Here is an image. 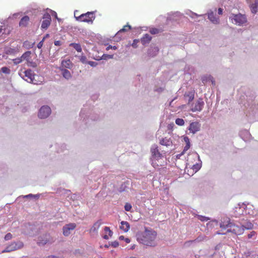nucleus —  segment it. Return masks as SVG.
Here are the masks:
<instances>
[{
    "label": "nucleus",
    "mask_w": 258,
    "mask_h": 258,
    "mask_svg": "<svg viewBox=\"0 0 258 258\" xmlns=\"http://www.w3.org/2000/svg\"><path fill=\"white\" fill-rule=\"evenodd\" d=\"M174 99H172L170 102H169V105L170 106H171V104L172 103V102L173 101Z\"/></svg>",
    "instance_id": "obj_62"
},
{
    "label": "nucleus",
    "mask_w": 258,
    "mask_h": 258,
    "mask_svg": "<svg viewBox=\"0 0 258 258\" xmlns=\"http://www.w3.org/2000/svg\"><path fill=\"white\" fill-rule=\"evenodd\" d=\"M24 243L23 242L19 241L17 242H12L9 244L5 249H4L2 253L11 252L13 251L17 250L23 248Z\"/></svg>",
    "instance_id": "obj_4"
},
{
    "label": "nucleus",
    "mask_w": 258,
    "mask_h": 258,
    "mask_svg": "<svg viewBox=\"0 0 258 258\" xmlns=\"http://www.w3.org/2000/svg\"><path fill=\"white\" fill-rule=\"evenodd\" d=\"M238 206L239 207H236V211H237V210L238 209L239 210H240V209H245V205H244L243 204H242L241 206H240V204L238 205Z\"/></svg>",
    "instance_id": "obj_51"
},
{
    "label": "nucleus",
    "mask_w": 258,
    "mask_h": 258,
    "mask_svg": "<svg viewBox=\"0 0 258 258\" xmlns=\"http://www.w3.org/2000/svg\"><path fill=\"white\" fill-rule=\"evenodd\" d=\"M1 72L4 74H9L11 71L8 68L4 67L1 68Z\"/></svg>",
    "instance_id": "obj_33"
},
{
    "label": "nucleus",
    "mask_w": 258,
    "mask_h": 258,
    "mask_svg": "<svg viewBox=\"0 0 258 258\" xmlns=\"http://www.w3.org/2000/svg\"><path fill=\"white\" fill-rule=\"evenodd\" d=\"M202 167V164L201 163H197L196 164H194L192 167V169L195 171L196 172L198 171V170H199Z\"/></svg>",
    "instance_id": "obj_32"
},
{
    "label": "nucleus",
    "mask_w": 258,
    "mask_h": 258,
    "mask_svg": "<svg viewBox=\"0 0 258 258\" xmlns=\"http://www.w3.org/2000/svg\"><path fill=\"white\" fill-rule=\"evenodd\" d=\"M151 152L152 153V164L153 166L155 167L156 163L155 162H156V160H158L159 157H160V153L157 148L152 149L151 150Z\"/></svg>",
    "instance_id": "obj_13"
},
{
    "label": "nucleus",
    "mask_w": 258,
    "mask_h": 258,
    "mask_svg": "<svg viewBox=\"0 0 258 258\" xmlns=\"http://www.w3.org/2000/svg\"><path fill=\"white\" fill-rule=\"evenodd\" d=\"M44 40L43 39H42L41 41H40L37 44V47L39 48V49H40L42 48L43 45V42H44Z\"/></svg>",
    "instance_id": "obj_49"
},
{
    "label": "nucleus",
    "mask_w": 258,
    "mask_h": 258,
    "mask_svg": "<svg viewBox=\"0 0 258 258\" xmlns=\"http://www.w3.org/2000/svg\"><path fill=\"white\" fill-rule=\"evenodd\" d=\"M229 19L233 24L238 26H243L247 22L246 16L240 13L237 14H231L229 16Z\"/></svg>",
    "instance_id": "obj_3"
},
{
    "label": "nucleus",
    "mask_w": 258,
    "mask_h": 258,
    "mask_svg": "<svg viewBox=\"0 0 258 258\" xmlns=\"http://www.w3.org/2000/svg\"><path fill=\"white\" fill-rule=\"evenodd\" d=\"M62 74L63 77L66 79H70L72 77V75L70 72L67 69H63L62 70Z\"/></svg>",
    "instance_id": "obj_26"
},
{
    "label": "nucleus",
    "mask_w": 258,
    "mask_h": 258,
    "mask_svg": "<svg viewBox=\"0 0 258 258\" xmlns=\"http://www.w3.org/2000/svg\"><path fill=\"white\" fill-rule=\"evenodd\" d=\"M132 208V205L129 203H126L124 206V209L126 211H130Z\"/></svg>",
    "instance_id": "obj_38"
},
{
    "label": "nucleus",
    "mask_w": 258,
    "mask_h": 258,
    "mask_svg": "<svg viewBox=\"0 0 258 258\" xmlns=\"http://www.w3.org/2000/svg\"><path fill=\"white\" fill-rule=\"evenodd\" d=\"M123 238H124V237H123V236H120L119 237V239H123Z\"/></svg>",
    "instance_id": "obj_63"
},
{
    "label": "nucleus",
    "mask_w": 258,
    "mask_h": 258,
    "mask_svg": "<svg viewBox=\"0 0 258 258\" xmlns=\"http://www.w3.org/2000/svg\"><path fill=\"white\" fill-rule=\"evenodd\" d=\"M70 46H72L78 52H81L82 50L81 45L79 43H71Z\"/></svg>",
    "instance_id": "obj_27"
},
{
    "label": "nucleus",
    "mask_w": 258,
    "mask_h": 258,
    "mask_svg": "<svg viewBox=\"0 0 258 258\" xmlns=\"http://www.w3.org/2000/svg\"><path fill=\"white\" fill-rule=\"evenodd\" d=\"M76 227V224L75 223H70L66 225L63 227V234L68 236L70 235L71 230H73Z\"/></svg>",
    "instance_id": "obj_10"
},
{
    "label": "nucleus",
    "mask_w": 258,
    "mask_h": 258,
    "mask_svg": "<svg viewBox=\"0 0 258 258\" xmlns=\"http://www.w3.org/2000/svg\"><path fill=\"white\" fill-rule=\"evenodd\" d=\"M201 128V124L197 121L192 122L190 123L187 129L192 134H195L199 132Z\"/></svg>",
    "instance_id": "obj_9"
},
{
    "label": "nucleus",
    "mask_w": 258,
    "mask_h": 258,
    "mask_svg": "<svg viewBox=\"0 0 258 258\" xmlns=\"http://www.w3.org/2000/svg\"><path fill=\"white\" fill-rule=\"evenodd\" d=\"M149 32L152 34H156L159 33V30L157 28H152L150 29Z\"/></svg>",
    "instance_id": "obj_35"
},
{
    "label": "nucleus",
    "mask_w": 258,
    "mask_h": 258,
    "mask_svg": "<svg viewBox=\"0 0 258 258\" xmlns=\"http://www.w3.org/2000/svg\"><path fill=\"white\" fill-rule=\"evenodd\" d=\"M24 73L25 74L24 76L27 78V79H25L26 81L30 83L36 84L34 81L35 75L31 70L29 69L26 70Z\"/></svg>",
    "instance_id": "obj_11"
},
{
    "label": "nucleus",
    "mask_w": 258,
    "mask_h": 258,
    "mask_svg": "<svg viewBox=\"0 0 258 258\" xmlns=\"http://www.w3.org/2000/svg\"><path fill=\"white\" fill-rule=\"evenodd\" d=\"M35 44V42L31 43L28 41H26L24 42V46L26 47L27 49H29L32 48Z\"/></svg>",
    "instance_id": "obj_30"
},
{
    "label": "nucleus",
    "mask_w": 258,
    "mask_h": 258,
    "mask_svg": "<svg viewBox=\"0 0 258 258\" xmlns=\"http://www.w3.org/2000/svg\"><path fill=\"white\" fill-rule=\"evenodd\" d=\"M110 49H113L114 50H116L117 49V47L116 46H112L111 45H109L107 47L106 50H108Z\"/></svg>",
    "instance_id": "obj_52"
},
{
    "label": "nucleus",
    "mask_w": 258,
    "mask_h": 258,
    "mask_svg": "<svg viewBox=\"0 0 258 258\" xmlns=\"http://www.w3.org/2000/svg\"><path fill=\"white\" fill-rule=\"evenodd\" d=\"M61 65L63 67L70 69L72 66V63L70 59H66L61 61Z\"/></svg>",
    "instance_id": "obj_24"
},
{
    "label": "nucleus",
    "mask_w": 258,
    "mask_h": 258,
    "mask_svg": "<svg viewBox=\"0 0 258 258\" xmlns=\"http://www.w3.org/2000/svg\"><path fill=\"white\" fill-rule=\"evenodd\" d=\"M204 104L205 103L203 99L199 98L195 103L192 104L191 110L192 112H200L203 109Z\"/></svg>",
    "instance_id": "obj_5"
},
{
    "label": "nucleus",
    "mask_w": 258,
    "mask_h": 258,
    "mask_svg": "<svg viewBox=\"0 0 258 258\" xmlns=\"http://www.w3.org/2000/svg\"><path fill=\"white\" fill-rule=\"evenodd\" d=\"M218 13L219 15H222L223 13V9L222 8H219L218 10Z\"/></svg>",
    "instance_id": "obj_57"
},
{
    "label": "nucleus",
    "mask_w": 258,
    "mask_h": 258,
    "mask_svg": "<svg viewBox=\"0 0 258 258\" xmlns=\"http://www.w3.org/2000/svg\"><path fill=\"white\" fill-rule=\"evenodd\" d=\"M168 188L169 186L166 185L165 187H164V191H162V195L164 194L167 196L168 195Z\"/></svg>",
    "instance_id": "obj_42"
},
{
    "label": "nucleus",
    "mask_w": 258,
    "mask_h": 258,
    "mask_svg": "<svg viewBox=\"0 0 258 258\" xmlns=\"http://www.w3.org/2000/svg\"><path fill=\"white\" fill-rule=\"evenodd\" d=\"M184 96L185 99L187 100L188 103H189L194 99L195 92H194V91H192L185 92Z\"/></svg>",
    "instance_id": "obj_19"
},
{
    "label": "nucleus",
    "mask_w": 258,
    "mask_h": 258,
    "mask_svg": "<svg viewBox=\"0 0 258 258\" xmlns=\"http://www.w3.org/2000/svg\"><path fill=\"white\" fill-rule=\"evenodd\" d=\"M233 223L231 222L229 219L226 218L225 220L221 221L220 223V227L222 229H226L227 228L232 227Z\"/></svg>",
    "instance_id": "obj_14"
},
{
    "label": "nucleus",
    "mask_w": 258,
    "mask_h": 258,
    "mask_svg": "<svg viewBox=\"0 0 258 258\" xmlns=\"http://www.w3.org/2000/svg\"><path fill=\"white\" fill-rule=\"evenodd\" d=\"M249 5L251 12L255 14L258 11V0H254V2L252 3L251 0H249V2H247Z\"/></svg>",
    "instance_id": "obj_12"
},
{
    "label": "nucleus",
    "mask_w": 258,
    "mask_h": 258,
    "mask_svg": "<svg viewBox=\"0 0 258 258\" xmlns=\"http://www.w3.org/2000/svg\"><path fill=\"white\" fill-rule=\"evenodd\" d=\"M137 240L144 245L155 246L157 244V233L146 228L145 231L137 234Z\"/></svg>",
    "instance_id": "obj_1"
},
{
    "label": "nucleus",
    "mask_w": 258,
    "mask_h": 258,
    "mask_svg": "<svg viewBox=\"0 0 258 258\" xmlns=\"http://www.w3.org/2000/svg\"><path fill=\"white\" fill-rule=\"evenodd\" d=\"M162 146L168 147H172L173 144L170 138H167L166 137L164 138V139H162ZM172 149V148H170V150Z\"/></svg>",
    "instance_id": "obj_20"
},
{
    "label": "nucleus",
    "mask_w": 258,
    "mask_h": 258,
    "mask_svg": "<svg viewBox=\"0 0 258 258\" xmlns=\"http://www.w3.org/2000/svg\"><path fill=\"white\" fill-rule=\"evenodd\" d=\"M195 242V240H189V241H186L184 242V247H189L191 244H192L193 243Z\"/></svg>",
    "instance_id": "obj_34"
},
{
    "label": "nucleus",
    "mask_w": 258,
    "mask_h": 258,
    "mask_svg": "<svg viewBox=\"0 0 258 258\" xmlns=\"http://www.w3.org/2000/svg\"><path fill=\"white\" fill-rule=\"evenodd\" d=\"M49 37V34H46L43 38V40L44 41L46 38H48Z\"/></svg>",
    "instance_id": "obj_58"
},
{
    "label": "nucleus",
    "mask_w": 258,
    "mask_h": 258,
    "mask_svg": "<svg viewBox=\"0 0 258 258\" xmlns=\"http://www.w3.org/2000/svg\"><path fill=\"white\" fill-rule=\"evenodd\" d=\"M77 12L78 11H75L74 16L76 20L79 22L92 23L95 19V15L93 12H88L78 16H77Z\"/></svg>",
    "instance_id": "obj_2"
},
{
    "label": "nucleus",
    "mask_w": 258,
    "mask_h": 258,
    "mask_svg": "<svg viewBox=\"0 0 258 258\" xmlns=\"http://www.w3.org/2000/svg\"><path fill=\"white\" fill-rule=\"evenodd\" d=\"M181 15V13L179 12L170 13L168 14V17L167 18V21H176V17H179Z\"/></svg>",
    "instance_id": "obj_17"
},
{
    "label": "nucleus",
    "mask_w": 258,
    "mask_h": 258,
    "mask_svg": "<svg viewBox=\"0 0 258 258\" xmlns=\"http://www.w3.org/2000/svg\"><path fill=\"white\" fill-rule=\"evenodd\" d=\"M184 154H182V152L180 153V154H177L176 157V158L177 159H179L180 158V157L183 155Z\"/></svg>",
    "instance_id": "obj_59"
},
{
    "label": "nucleus",
    "mask_w": 258,
    "mask_h": 258,
    "mask_svg": "<svg viewBox=\"0 0 258 258\" xmlns=\"http://www.w3.org/2000/svg\"><path fill=\"white\" fill-rule=\"evenodd\" d=\"M203 240H204V238L203 237L199 236L197 238H196L195 240V242H200Z\"/></svg>",
    "instance_id": "obj_55"
},
{
    "label": "nucleus",
    "mask_w": 258,
    "mask_h": 258,
    "mask_svg": "<svg viewBox=\"0 0 258 258\" xmlns=\"http://www.w3.org/2000/svg\"><path fill=\"white\" fill-rule=\"evenodd\" d=\"M80 61L84 63H87V57L85 56H81L80 57Z\"/></svg>",
    "instance_id": "obj_45"
},
{
    "label": "nucleus",
    "mask_w": 258,
    "mask_h": 258,
    "mask_svg": "<svg viewBox=\"0 0 258 258\" xmlns=\"http://www.w3.org/2000/svg\"><path fill=\"white\" fill-rule=\"evenodd\" d=\"M29 21V17L28 16H25L20 20L19 22V26L21 27H26L28 26Z\"/></svg>",
    "instance_id": "obj_16"
},
{
    "label": "nucleus",
    "mask_w": 258,
    "mask_h": 258,
    "mask_svg": "<svg viewBox=\"0 0 258 258\" xmlns=\"http://www.w3.org/2000/svg\"><path fill=\"white\" fill-rule=\"evenodd\" d=\"M190 147V145H186L184 147L183 150L182 151V154H184V153L188 150Z\"/></svg>",
    "instance_id": "obj_50"
},
{
    "label": "nucleus",
    "mask_w": 258,
    "mask_h": 258,
    "mask_svg": "<svg viewBox=\"0 0 258 258\" xmlns=\"http://www.w3.org/2000/svg\"><path fill=\"white\" fill-rule=\"evenodd\" d=\"M256 235V232L254 231H251L248 235L247 237L250 239Z\"/></svg>",
    "instance_id": "obj_41"
},
{
    "label": "nucleus",
    "mask_w": 258,
    "mask_h": 258,
    "mask_svg": "<svg viewBox=\"0 0 258 258\" xmlns=\"http://www.w3.org/2000/svg\"><path fill=\"white\" fill-rule=\"evenodd\" d=\"M13 61L14 63H15L16 64H18L22 61V59L21 57H18V58L14 59L13 60Z\"/></svg>",
    "instance_id": "obj_37"
},
{
    "label": "nucleus",
    "mask_w": 258,
    "mask_h": 258,
    "mask_svg": "<svg viewBox=\"0 0 258 258\" xmlns=\"http://www.w3.org/2000/svg\"><path fill=\"white\" fill-rule=\"evenodd\" d=\"M139 42V39H134V41H133V43L132 44V46L134 48H137L138 47L137 44Z\"/></svg>",
    "instance_id": "obj_40"
},
{
    "label": "nucleus",
    "mask_w": 258,
    "mask_h": 258,
    "mask_svg": "<svg viewBox=\"0 0 258 258\" xmlns=\"http://www.w3.org/2000/svg\"><path fill=\"white\" fill-rule=\"evenodd\" d=\"M101 220H98L96 222H95L92 227L91 228L90 231L93 232H97L100 226L102 224Z\"/></svg>",
    "instance_id": "obj_22"
},
{
    "label": "nucleus",
    "mask_w": 258,
    "mask_h": 258,
    "mask_svg": "<svg viewBox=\"0 0 258 258\" xmlns=\"http://www.w3.org/2000/svg\"><path fill=\"white\" fill-rule=\"evenodd\" d=\"M242 227L244 229L249 230L253 228V225L249 221L246 222L245 224L242 225Z\"/></svg>",
    "instance_id": "obj_29"
},
{
    "label": "nucleus",
    "mask_w": 258,
    "mask_h": 258,
    "mask_svg": "<svg viewBox=\"0 0 258 258\" xmlns=\"http://www.w3.org/2000/svg\"><path fill=\"white\" fill-rule=\"evenodd\" d=\"M125 242H126V243H130V241H130V239L129 238H126L125 239Z\"/></svg>",
    "instance_id": "obj_61"
},
{
    "label": "nucleus",
    "mask_w": 258,
    "mask_h": 258,
    "mask_svg": "<svg viewBox=\"0 0 258 258\" xmlns=\"http://www.w3.org/2000/svg\"><path fill=\"white\" fill-rule=\"evenodd\" d=\"M208 19L211 21L213 24H218L219 23V19L218 18L216 17V15L212 11H210L208 13Z\"/></svg>",
    "instance_id": "obj_15"
},
{
    "label": "nucleus",
    "mask_w": 258,
    "mask_h": 258,
    "mask_svg": "<svg viewBox=\"0 0 258 258\" xmlns=\"http://www.w3.org/2000/svg\"><path fill=\"white\" fill-rule=\"evenodd\" d=\"M27 65L29 67H31L33 68H36L37 65L35 62H32V61H28Z\"/></svg>",
    "instance_id": "obj_44"
},
{
    "label": "nucleus",
    "mask_w": 258,
    "mask_h": 258,
    "mask_svg": "<svg viewBox=\"0 0 258 258\" xmlns=\"http://www.w3.org/2000/svg\"><path fill=\"white\" fill-rule=\"evenodd\" d=\"M31 55V52L29 51L25 52L23 54V55L21 56V58L22 60H26L27 61H28Z\"/></svg>",
    "instance_id": "obj_28"
},
{
    "label": "nucleus",
    "mask_w": 258,
    "mask_h": 258,
    "mask_svg": "<svg viewBox=\"0 0 258 258\" xmlns=\"http://www.w3.org/2000/svg\"><path fill=\"white\" fill-rule=\"evenodd\" d=\"M198 219L201 221H207L209 220L208 217L203 216L202 215H198Z\"/></svg>",
    "instance_id": "obj_36"
},
{
    "label": "nucleus",
    "mask_w": 258,
    "mask_h": 258,
    "mask_svg": "<svg viewBox=\"0 0 258 258\" xmlns=\"http://www.w3.org/2000/svg\"><path fill=\"white\" fill-rule=\"evenodd\" d=\"M175 123L179 126H183L184 124V120L182 118H178L175 120Z\"/></svg>",
    "instance_id": "obj_31"
},
{
    "label": "nucleus",
    "mask_w": 258,
    "mask_h": 258,
    "mask_svg": "<svg viewBox=\"0 0 258 258\" xmlns=\"http://www.w3.org/2000/svg\"><path fill=\"white\" fill-rule=\"evenodd\" d=\"M87 63L90 65L91 67H96L97 64V62L93 61H89Z\"/></svg>",
    "instance_id": "obj_47"
},
{
    "label": "nucleus",
    "mask_w": 258,
    "mask_h": 258,
    "mask_svg": "<svg viewBox=\"0 0 258 258\" xmlns=\"http://www.w3.org/2000/svg\"><path fill=\"white\" fill-rule=\"evenodd\" d=\"M104 230L106 233H108V235L105 234L103 236V238L105 239H108L109 236H112L113 234V232L111 230H110V228L108 227H105Z\"/></svg>",
    "instance_id": "obj_23"
},
{
    "label": "nucleus",
    "mask_w": 258,
    "mask_h": 258,
    "mask_svg": "<svg viewBox=\"0 0 258 258\" xmlns=\"http://www.w3.org/2000/svg\"><path fill=\"white\" fill-rule=\"evenodd\" d=\"M42 19L41 28V29H47L51 23V16L49 14L45 13L44 14Z\"/></svg>",
    "instance_id": "obj_7"
},
{
    "label": "nucleus",
    "mask_w": 258,
    "mask_h": 258,
    "mask_svg": "<svg viewBox=\"0 0 258 258\" xmlns=\"http://www.w3.org/2000/svg\"><path fill=\"white\" fill-rule=\"evenodd\" d=\"M46 258H58V257L54 255H49V256L46 257Z\"/></svg>",
    "instance_id": "obj_60"
},
{
    "label": "nucleus",
    "mask_w": 258,
    "mask_h": 258,
    "mask_svg": "<svg viewBox=\"0 0 258 258\" xmlns=\"http://www.w3.org/2000/svg\"><path fill=\"white\" fill-rule=\"evenodd\" d=\"M186 14L192 18H194L195 16H198L196 13H193L191 11H189L188 13H186Z\"/></svg>",
    "instance_id": "obj_43"
},
{
    "label": "nucleus",
    "mask_w": 258,
    "mask_h": 258,
    "mask_svg": "<svg viewBox=\"0 0 258 258\" xmlns=\"http://www.w3.org/2000/svg\"><path fill=\"white\" fill-rule=\"evenodd\" d=\"M119 244L117 241H114L112 243L111 245L114 247H116L118 246Z\"/></svg>",
    "instance_id": "obj_54"
},
{
    "label": "nucleus",
    "mask_w": 258,
    "mask_h": 258,
    "mask_svg": "<svg viewBox=\"0 0 258 258\" xmlns=\"http://www.w3.org/2000/svg\"><path fill=\"white\" fill-rule=\"evenodd\" d=\"M245 133L247 135H249V133L247 131H244Z\"/></svg>",
    "instance_id": "obj_64"
},
{
    "label": "nucleus",
    "mask_w": 258,
    "mask_h": 258,
    "mask_svg": "<svg viewBox=\"0 0 258 258\" xmlns=\"http://www.w3.org/2000/svg\"><path fill=\"white\" fill-rule=\"evenodd\" d=\"M54 44L55 46H60L61 45V42L59 40L55 41Z\"/></svg>",
    "instance_id": "obj_53"
},
{
    "label": "nucleus",
    "mask_w": 258,
    "mask_h": 258,
    "mask_svg": "<svg viewBox=\"0 0 258 258\" xmlns=\"http://www.w3.org/2000/svg\"><path fill=\"white\" fill-rule=\"evenodd\" d=\"M50 113V108L48 106H43L39 110L38 117L40 118H45L49 116Z\"/></svg>",
    "instance_id": "obj_6"
},
{
    "label": "nucleus",
    "mask_w": 258,
    "mask_h": 258,
    "mask_svg": "<svg viewBox=\"0 0 258 258\" xmlns=\"http://www.w3.org/2000/svg\"><path fill=\"white\" fill-rule=\"evenodd\" d=\"M48 242V240H39L37 242V243L39 244V245H44L46 243H47Z\"/></svg>",
    "instance_id": "obj_46"
},
{
    "label": "nucleus",
    "mask_w": 258,
    "mask_h": 258,
    "mask_svg": "<svg viewBox=\"0 0 258 258\" xmlns=\"http://www.w3.org/2000/svg\"><path fill=\"white\" fill-rule=\"evenodd\" d=\"M120 224V229L122 230L125 232H127L130 228V224L126 221H121Z\"/></svg>",
    "instance_id": "obj_21"
},
{
    "label": "nucleus",
    "mask_w": 258,
    "mask_h": 258,
    "mask_svg": "<svg viewBox=\"0 0 258 258\" xmlns=\"http://www.w3.org/2000/svg\"><path fill=\"white\" fill-rule=\"evenodd\" d=\"M13 237L12 234L10 233H7L5 236V240L7 241L11 240Z\"/></svg>",
    "instance_id": "obj_39"
},
{
    "label": "nucleus",
    "mask_w": 258,
    "mask_h": 258,
    "mask_svg": "<svg viewBox=\"0 0 258 258\" xmlns=\"http://www.w3.org/2000/svg\"><path fill=\"white\" fill-rule=\"evenodd\" d=\"M132 27L128 24H126V25L124 26L123 27L119 30L118 32L116 33V35H119L120 33L122 32H127L129 30H131Z\"/></svg>",
    "instance_id": "obj_25"
},
{
    "label": "nucleus",
    "mask_w": 258,
    "mask_h": 258,
    "mask_svg": "<svg viewBox=\"0 0 258 258\" xmlns=\"http://www.w3.org/2000/svg\"><path fill=\"white\" fill-rule=\"evenodd\" d=\"M183 140H184V142H185L186 145H190V140L188 137H186V136L184 137L183 138Z\"/></svg>",
    "instance_id": "obj_48"
},
{
    "label": "nucleus",
    "mask_w": 258,
    "mask_h": 258,
    "mask_svg": "<svg viewBox=\"0 0 258 258\" xmlns=\"http://www.w3.org/2000/svg\"><path fill=\"white\" fill-rule=\"evenodd\" d=\"M152 40V37L148 34H146L141 39L143 45L149 44Z\"/></svg>",
    "instance_id": "obj_18"
},
{
    "label": "nucleus",
    "mask_w": 258,
    "mask_h": 258,
    "mask_svg": "<svg viewBox=\"0 0 258 258\" xmlns=\"http://www.w3.org/2000/svg\"><path fill=\"white\" fill-rule=\"evenodd\" d=\"M174 126V124L173 123L169 124L168 125V126H167L168 127V129L169 130H172Z\"/></svg>",
    "instance_id": "obj_56"
},
{
    "label": "nucleus",
    "mask_w": 258,
    "mask_h": 258,
    "mask_svg": "<svg viewBox=\"0 0 258 258\" xmlns=\"http://www.w3.org/2000/svg\"><path fill=\"white\" fill-rule=\"evenodd\" d=\"M244 232V228L233 223L232 227L227 229V232H232L236 235H241Z\"/></svg>",
    "instance_id": "obj_8"
}]
</instances>
